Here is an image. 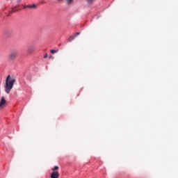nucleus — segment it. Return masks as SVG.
<instances>
[{
  "label": "nucleus",
  "mask_w": 178,
  "mask_h": 178,
  "mask_svg": "<svg viewBox=\"0 0 178 178\" xmlns=\"http://www.w3.org/2000/svg\"><path fill=\"white\" fill-rule=\"evenodd\" d=\"M88 5H92V3H94V1L95 0H86Z\"/></svg>",
  "instance_id": "nucleus-8"
},
{
  "label": "nucleus",
  "mask_w": 178,
  "mask_h": 178,
  "mask_svg": "<svg viewBox=\"0 0 178 178\" xmlns=\"http://www.w3.org/2000/svg\"><path fill=\"white\" fill-rule=\"evenodd\" d=\"M44 58H48V54H46L44 56Z\"/></svg>",
  "instance_id": "nucleus-14"
},
{
  "label": "nucleus",
  "mask_w": 178,
  "mask_h": 178,
  "mask_svg": "<svg viewBox=\"0 0 178 178\" xmlns=\"http://www.w3.org/2000/svg\"><path fill=\"white\" fill-rule=\"evenodd\" d=\"M50 52L51 54H56V52H58V50L51 49Z\"/></svg>",
  "instance_id": "nucleus-10"
},
{
  "label": "nucleus",
  "mask_w": 178,
  "mask_h": 178,
  "mask_svg": "<svg viewBox=\"0 0 178 178\" xmlns=\"http://www.w3.org/2000/svg\"><path fill=\"white\" fill-rule=\"evenodd\" d=\"M58 2H59L60 3H62V2H63V0H57Z\"/></svg>",
  "instance_id": "nucleus-13"
},
{
  "label": "nucleus",
  "mask_w": 178,
  "mask_h": 178,
  "mask_svg": "<svg viewBox=\"0 0 178 178\" xmlns=\"http://www.w3.org/2000/svg\"><path fill=\"white\" fill-rule=\"evenodd\" d=\"M58 169H59V167L58 165H55L52 169L51 170L53 172H56V170H58Z\"/></svg>",
  "instance_id": "nucleus-7"
},
{
  "label": "nucleus",
  "mask_w": 178,
  "mask_h": 178,
  "mask_svg": "<svg viewBox=\"0 0 178 178\" xmlns=\"http://www.w3.org/2000/svg\"><path fill=\"white\" fill-rule=\"evenodd\" d=\"M29 54H34L35 52V45H30L27 49Z\"/></svg>",
  "instance_id": "nucleus-4"
},
{
  "label": "nucleus",
  "mask_w": 178,
  "mask_h": 178,
  "mask_svg": "<svg viewBox=\"0 0 178 178\" xmlns=\"http://www.w3.org/2000/svg\"><path fill=\"white\" fill-rule=\"evenodd\" d=\"M6 106V99L5 97H2L0 99V109H3Z\"/></svg>",
  "instance_id": "nucleus-3"
},
{
  "label": "nucleus",
  "mask_w": 178,
  "mask_h": 178,
  "mask_svg": "<svg viewBox=\"0 0 178 178\" xmlns=\"http://www.w3.org/2000/svg\"><path fill=\"white\" fill-rule=\"evenodd\" d=\"M24 8H28L29 9H37V6L35 4H31V5H28Z\"/></svg>",
  "instance_id": "nucleus-5"
},
{
  "label": "nucleus",
  "mask_w": 178,
  "mask_h": 178,
  "mask_svg": "<svg viewBox=\"0 0 178 178\" xmlns=\"http://www.w3.org/2000/svg\"><path fill=\"white\" fill-rule=\"evenodd\" d=\"M15 83L16 79L10 76V75H8L4 85V90L6 94H10V91H12V88H13V86H15Z\"/></svg>",
  "instance_id": "nucleus-1"
},
{
  "label": "nucleus",
  "mask_w": 178,
  "mask_h": 178,
  "mask_svg": "<svg viewBox=\"0 0 178 178\" xmlns=\"http://www.w3.org/2000/svg\"><path fill=\"white\" fill-rule=\"evenodd\" d=\"M73 40H74V36H70L68 39L69 42H72V41H73Z\"/></svg>",
  "instance_id": "nucleus-9"
},
{
  "label": "nucleus",
  "mask_w": 178,
  "mask_h": 178,
  "mask_svg": "<svg viewBox=\"0 0 178 178\" xmlns=\"http://www.w3.org/2000/svg\"><path fill=\"white\" fill-rule=\"evenodd\" d=\"M18 55H19V52H17V51H12L8 56L9 60L10 61L15 60L17 58Z\"/></svg>",
  "instance_id": "nucleus-2"
},
{
  "label": "nucleus",
  "mask_w": 178,
  "mask_h": 178,
  "mask_svg": "<svg viewBox=\"0 0 178 178\" xmlns=\"http://www.w3.org/2000/svg\"><path fill=\"white\" fill-rule=\"evenodd\" d=\"M77 35H80V32H76V33H74V38H76V37H77Z\"/></svg>",
  "instance_id": "nucleus-11"
},
{
  "label": "nucleus",
  "mask_w": 178,
  "mask_h": 178,
  "mask_svg": "<svg viewBox=\"0 0 178 178\" xmlns=\"http://www.w3.org/2000/svg\"><path fill=\"white\" fill-rule=\"evenodd\" d=\"M74 2V0H66L67 5H72Z\"/></svg>",
  "instance_id": "nucleus-6"
},
{
  "label": "nucleus",
  "mask_w": 178,
  "mask_h": 178,
  "mask_svg": "<svg viewBox=\"0 0 178 178\" xmlns=\"http://www.w3.org/2000/svg\"><path fill=\"white\" fill-rule=\"evenodd\" d=\"M15 12H16V10H15V8H13V10H12V11L10 12V13H15Z\"/></svg>",
  "instance_id": "nucleus-12"
}]
</instances>
